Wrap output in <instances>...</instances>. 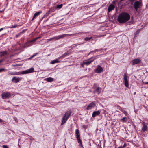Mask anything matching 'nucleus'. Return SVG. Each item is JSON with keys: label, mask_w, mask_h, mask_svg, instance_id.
Masks as SVG:
<instances>
[{"label": "nucleus", "mask_w": 148, "mask_h": 148, "mask_svg": "<svg viewBox=\"0 0 148 148\" xmlns=\"http://www.w3.org/2000/svg\"><path fill=\"white\" fill-rule=\"evenodd\" d=\"M76 138L79 144L82 143L81 140L80 139V137H78L77 138Z\"/></svg>", "instance_id": "35"}, {"label": "nucleus", "mask_w": 148, "mask_h": 148, "mask_svg": "<svg viewBox=\"0 0 148 148\" xmlns=\"http://www.w3.org/2000/svg\"><path fill=\"white\" fill-rule=\"evenodd\" d=\"M67 36H76L77 34L76 33H75V34H67Z\"/></svg>", "instance_id": "33"}, {"label": "nucleus", "mask_w": 148, "mask_h": 148, "mask_svg": "<svg viewBox=\"0 0 148 148\" xmlns=\"http://www.w3.org/2000/svg\"><path fill=\"white\" fill-rule=\"evenodd\" d=\"M9 74L12 75H15V72H10V73Z\"/></svg>", "instance_id": "45"}, {"label": "nucleus", "mask_w": 148, "mask_h": 148, "mask_svg": "<svg viewBox=\"0 0 148 148\" xmlns=\"http://www.w3.org/2000/svg\"><path fill=\"white\" fill-rule=\"evenodd\" d=\"M92 51V53H95V51H94V50L93 51Z\"/></svg>", "instance_id": "59"}, {"label": "nucleus", "mask_w": 148, "mask_h": 148, "mask_svg": "<svg viewBox=\"0 0 148 148\" xmlns=\"http://www.w3.org/2000/svg\"><path fill=\"white\" fill-rule=\"evenodd\" d=\"M42 12L41 11H39L38 12H36V13H35L34 15L33 16V18L32 20H33L40 13H41Z\"/></svg>", "instance_id": "19"}, {"label": "nucleus", "mask_w": 148, "mask_h": 148, "mask_svg": "<svg viewBox=\"0 0 148 148\" xmlns=\"http://www.w3.org/2000/svg\"><path fill=\"white\" fill-rule=\"evenodd\" d=\"M92 51H90V52L88 54V55H90V53H92Z\"/></svg>", "instance_id": "54"}, {"label": "nucleus", "mask_w": 148, "mask_h": 148, "mask_svg": "<svg viewBox=\"0 0 148 148\" xmlns=\"http://www.w3.org/2000/svg\"><path fill=\"white\" fill-rule=\"evenodd\" d=\"M93 60H92L90 59V58L87 61H86L84 62L85 63V64L87 65H88L90 64V63H91L92 62Z\"/></svg>", "instance_id": "20"}, {"label": "nucleus", "mask_w": 148, "mask_h": 148, "mask_svg": "<svg viewBox=\"0 0 148 148\" xmlns=\"http://www.w3.org/2000/svg\"><path fill=\"white\" fill-rule=\"evenodd\" d=\"M130 16L128 13L123 12L119 14L117 18L118 21L121 23H123L129 21Z\"/></svg>", "instance_id": "1"}, {"label": "nucleus", "mask_w": 148, "mask_h": 148, "mask_svg": "<svg viewBox=\"0 0 148 148\" xmlns=\"http://www.w3.org/2000/svg\"><path fill=\"white\" fill-rule=\"evenodd\" d=\"M22 78L14 77L12 79V81L15 83H17Z\"/></svg>", "instance_id": "13"}, {"label": "nucleus", "mask_w": 148, "mask_h": 148, "mask_svg": "<svg viewBox=\"0 0 148 148\" xmlns=\"http://www.w3.org/2000/svg\"><path fill=\"white\" fill-rule=\"evenodd\" d=\"M85 64H85V62L84 61V62L83 63H81V66L82 67H84V66Z\"/></svg>", "instance_id": "42"}, {"label": "nucleus", "mask_w": 148, "mask_h": 148, "mask_svg": "<svg viewBox=\"0 0 148 148\" xmlns=\"http://www.w3.org/2000/svg\"><path fill=\"white\" fill-rule=\"evenodd\" d=\"M124 146H120L118 147V148H124Z\"/></svg>", "instance_id": "51"}, {"label": "nucleus", "mask_w": 148, "mask_h": 148, "mask_svg": "<svg viewBox=\"0 0 148 148\" xmlns=\"http://www.w3.org/2000/svg\"><path fill=\"white\" fill-rule=\"evenodd\" d=\"M2 122V120L0 119V122Z\"/></svg>", "instance_id": "56"}, {"label": "nucleus", "mask_w": 148, "mask_h": 148, "mask_svg": "<svg viewBox=\"0 0 148 148\" xmlns=\"http://www.w3.org/2000/svg\"><path fill=\"white\" fill-rule=\"evenodd\" d=\"M32 58H31V57H29V58H28V59H31Z\"/></svg>", "instance_id": "57"}, {"label": "nucleus", "mask_w": 148, "mask_h": 148, "mask_svg": "<svg viewBox=\"0 0 148 148\" xmlns=\"http://www.w3.org/2000/svg\"><path fill=\"white\" fill-rule=\"evenodd\" d=\"M15 36H16V38H17L18 37V35H16Z\"/></svg>", "instance_id": "55"}, {"label": "nucleus", "mask_w": 148, "mask_h": 148, "mask_svg": "<svg viewBox=\"0 0 148 148\" xmlns=\"http://www.w3.org/2000/svg\"><path fill=\"white\" fill-rule=\"evenodd\" d=\"M45 80L48 82H51L53 81L54 78L52 77H48L45 79Z\"/></svg>", "instance_id": "16"}, {"label": "nucleus", "mask_w": 148, "mask_h": 148, "mask_svg": "<svg viewBox=\"0 0 148 148\" xmlns=\"http://www.w3.org/2000/svg\"><path fill=\"white\" fill-rule=\"evenodd\" d=\"M2 147L3 148H8V147L6 145H3Z\"/></svg>", "instance_id": "46"}, {"label": "nucleus", "mask_w": 148, "mask_h": 148, "mask_svg": "<svg viewBox=\"0 0 148 148\" xmlns=\"http://www.w3.org/2000/svg\"><path fill=\"white\" fill-rule=\"evenodd\" d=\"M60 62V61L58 60L57 58L56 59L52 61L50 63L52 64H53L56 63H59Z\"/></svg>", "instance_id": "17"}, {"label": "nucleus", "mask_w": 148, "mask_h": 148, "mask_svg": "<svg viewBox=\"0 0 148 148\" xmlns=\"http://www.w3.org/2000/svg\"><path fill=\"white\" fill-rule=\"evenodd\" d=\"M15 75H21V74H23V71H21V72H15Z\"/></svg>", "instance_id": "32"}, {"label": "nucleus", "mask_w": 148, "mask_h": 148, "mask_svg": "<svg viewBox=\"0 0 148 148\" xmlns=\"http://www.w3.org/2000/svg\"><path fill=\"white\" fill-rule=\"evenodd\" d=\"M56 10L55 6H53L49 8V10L50 12H54Z\"/></svg>", "instance_id": "21"}, {"label": "nucleus", "mask_w": 148, "mask_h": 148, "mask_svg": "<svg viewBox=\"0 0 148 148\" xmlns=\"http://www.w3.org/2000/svg\"><path fill=\"white\" fill-rule=\"evenodd\" d=\"M136 94V92H135L134 93V94Z\"/></svg>", "instance_id": "63"}, {"label": "nucleus", "mask_w": 148, "mask_h": 148, "mask_svg": "<svg viewBox=\"0 0 148 148\" xmlns=\"http://www.w3.org/2000/svg\"><path fill=\"white\" fill-rule=\"evenodd\" d=\"M17 25L16 24H14V25H12L11 27H7V28H15L17 27Z\"/></svg>", "instance_id": "31"}, {"label": "nucleus", "mask_w": 148, "mask_h": 148, "mask_svg": "<svg viewBox=\"0 0 148 148\" xmlns=\"http://www.w3.org/2000/svg\"><path fill=\"white\" fill-rule=\"evenodd\" d=\"M6 28L5 27L1 28L0 29V32L3 30V29H5Z\"/></svg>", "instance_id": "50"}, {"label": "nucleus", "mask_w": 148, "mask_h": 148, "mask_svg": "<svg viewBox=\"0 0 148 148\" xmlns=\"http://www.w3.org/2000/svg\"><path fill=\"white\" fill-rule=\"evenodd\" d=\"M75 134L76 138L80 137V135L78 130L77 129L75 130Z\"/></svg>", "instance_id": "18"}, {"label": "nucleus", "mask_w": 148, "mask_h": 148, "mask_svg": "<svg viewBox=\"0 0 148 148\" xmlns=\"http://www.w3.org/2000/svg\"><path fill=\"white\" fill-rule=\"evenodd\" d=\"M142 6V3L139 1H136L134 4V7L136 12L138 11V8H140Z\"/></svg>", "instance_id": "4"}, {"label": "nucleus", "mask_w": 148, "mask_h": 148, "mask_svg": "<svg viewBox=\"0 0 148 148\" xmlns=\"http://www.w3.org/2000/svg\"><path fill=\"white\" fill-rule=\"evenodd\" d=\"M71 112L68 111L65 113L61 119V125H63L66 123L70 116L71 115Z\"/></svg>", "instance_id": "2"}, {"label": "nucleus", "mask_w": 148, "mask_h": 148, "mask_svg": "<svg viewBox=\"0 0 148 148\" xmlns=\"http://www.w3.org/2000/svg\"><path fill=\"white\" fill-rule=\"evenodd\" d=\"M51 12H50V11L49 10L48 12H47L46 14L44 16V17L45 16H48L49 14Z\"/></svg>", "instance_id": "36"}, {"label": "nucleus", "mask_w": 148, "mask_h": 148, "mask_svg": "<svg viewBox=\"0 0 148 148\" xmlns=\"http://www.w3.org/2000/svg\"><path fill=\"white\" fill-rule=\"evenodd\" d=\"M69 53L68 52H66L64 53L62 55L63 58H64L67 56L69 55Z\"/></svg>", "instance_id": "26"}, {"label": "nucleus", "mask_w": 148, "mask_h": 148, "mask_svg": "<svg viewBox=\"0 0 148 148\" xmlns=\"http://www.w3.org/2000/svg\"><path fill=\"white\" fill-rule=\"evenodd\" d=\"M2 12V11H0V12Z\"/></svg>", "instance_id": "61"}, {"label": "nucleus", "mask_w": 148, "mask_h": 148, "mask_svg": "<svg viewBox=\"0 0 148 148\" xmlns=\"http://www.w3.org/2000/svg\"><path fill=\"white\" fill-rule=\"evenodd\" d=\"M13 119L16 123L18 122V119L16 117H14Z\"/></svg>", "instance_id": "41"}, {"label": "nucleus", "mask_w": 148, "mask_h": 148, "mask_svg": "<svg viewBox=\"0 0 148 148\" xmlns=\"http://www.w3.org/2000/svg\"><path fill=\"white\" fill-rule=\"evenodd\" d=\"M34 69L33 67H31L29 69L23 71V74L30 73L34 72Z\"/></svg>", "instance_id": "10"}, {"label": "nucleus", "mask_w": 148, "mask_h": 148, "mask_svg": "<svg viewBox=\"0 0 148 148\" xmlns=\"http://www.w3.org/2000/svg\"><path fill=\"white\" fill-rule=\"evenodd\" d=\"M94 71L96 73H101L103 72V68L100 66L98 65L97 68L95 69Z\"/></svg>", "instance_id": "9"}, {"label": "nucleus", "mask_w": 148, "mask_h": 148, "mask_svg": "<svg viewBox=\"0 0 148 148\" xmlns=\"http://www.w3.org/2000/svg\"><path fill=\"white\" fill-rule=\"evenodd\" d=\"M141 62V60L139 58L135 59L132 60L130 62V64L132 65H134L139 63Z\"/></svg>", "instance_id": "7"}, {"label": "nucleus", "mask_w": 148, "mask_h": 148, "mask_svg": "<svg viewBox=\"0 0 148 148\" xmlns=\"http://www.w3.org/2000/svg\"><path fill=\"white\" fill-rule=\"evenodd\" d=\"M79 144H80V146L81 147H83V145H82V143H80Z\"/></svg>", "instance_id": "52"}, {"label": "nucleus", "mask_w": 148, "mask_h": 148, "mask_svg": "<svg viewBox=\"0 0 148 148\" xmlns=\"http://www.w3.org/2000/svg\"><path fill=\"white\" fill-rule=\"evenodd\" d=\"M7 54L6 52L5 51H3L0 52V57H2L5 55Z\"/></svg>", "instance_id": "23"}, {"label": "nucleus", "mask_w": 148, "mask_h": 148, "mask_svg": "<svg viewBox=\"0 0 148 148\" xmlns=\"http://www.w3.org/2000/svg\"><path fill=\"white\" fill-rule=\"evenodd\" d=\"M94 92L95 93H97L98 94L101 93V88L99 87H94Z\"/></svg>", "instance_id": "12"}, {"label": "nucleus", "mask_w": 148, "mask_h": 148, "mask_svg": "<svg viewBox=\"0 0 148 148\" xmlns=\"http://www.w3.org/2000/svg\"><path fill=\"white\" fill-rule=\"evenodd\" d=\"M129 1H130V2H131V4H133V3L134 1L135 0H129Z\"/></svg>", "instance_id": "48"}, {"label": "nucleus", "mask_w": 148, "mask_h": 148, "mask_svg": "<svg viewBox=\"0 0 148 148\" xmlns=\"http://www.w3.org/2000/svg\"><path fill=\"white\" fill-rule=\"evenodd\" d=\"M145 84H148V82L145 83Z\"/></svg>", "instance_id": "58"}, {"label": "nucleus", "mask_w": 148, "mask_h": 148, "mask_svg": "<svg viewBox=\"0 0 148 148\" xmlns=\"http://www.w3.org/2000/svg\"><path fill=\"white\" fill-rule=\"evenodd\" d=\"M40 38V37H36V38L33 40V41H34V42L36 41L38 39Z\"/></svg>", "instance_id": "40"}, {"label": "nucleus", "mask_w": 148, "mask_h": 148, "mask_svg": "<svg viewBox=\"0 0 148 148\" xmlns=\"http://www.w3.org/2000/svg\"><path fill=\"white\" fill-rule=\"evenodd\" d=\"M101 51L99 49H96L94 51H95V53L96 52H98L99 51Z\"/></svg>", "instance_id": "47"}, {"label": "nucleus", "mask_w": 148, "mask_h": 148, "mask_svg": "<svg viewBox=\"0 0 148 148\" xmlns=\"http://www.w3.org/2000/svg\"><path fill=\"white\" fill-rule=\"evenodd\" d=\"M51 12H50V11L49 10L48 12H47L46 14L44 16V17L45 16H48L49 14Z\"/></svg>", "instance_id": "37"}, {"label": "nucleus", "mask_w": 148, "mask_h": 148, "mask_svg": "<svg viewBox=\"0 0 148 148\" xmlns=\"http://www.w3.org/2000/svg\"><path fill=\"white\" fill-rule=\"evenodd\" d=\"M92 38V37H86L85 38L84 40L85 41H89L90 39H91Z\"/></svg>", "instance_id": "30"}, {"label": "nucleus", "mask_w": 148, "mask_h": 148, "mask_svg": "<svg viewBox=\"0 0 148 148\" xmlns=\"http://www.w3.org/2000/svg\"><path fill=\"white\" fill-rule=\"evenodd\" d=\"M98 56H96L94 57H92L90 58V59L92 60H93V61H94V60L98 58Z\"/></svg>", "instance_id": "28"}, {"label": "nucleus", "mask_w": 148, "mask_h": 148, "mask_svg": "<svg viewBox=\"0 0 148 148\" xmlns=\"http://www.w3.org/2000/svg\"><path fill=\"white\" fill-rule=\"evenodd\" d=\"M115 6L112 4H110L108 8V12H109L114 9Z\"/></svg>", "instance_id": "14"}, {"label": "nucleus", "mask_w": 148, "mask_h": 148, "mask_svg": "<svg viewBox=\"0 0 148 148\" xmlns=\"http://www.w3.org/2000/svg\"><path fill=\"white\" fill-rule=\"evenodd\" d=\"M67 35H68L67 34H63L60 35H58L59 39H60V38H64L66 37H67Z\"/></svg>", "instance_id": "24"}, {"label": "nucleus", "mask_w": 148, "mask_h": 148, "mask_svg": "<svg viewBox=\"0 0 148 148\" xmlns=\"http://www.w3.org/2000/svg\"><path fill=\"white\" fill-rule=\"evenodd\" d=\"M34 41L33 40L28 41L26 43H25L23 46L24 48H27L33 45Z\"/></svg>", "instance_id": "8"}, {"label": "nucleus", "mask_w": 148, "mask_h": 148, "mask_svg": "<svg viewBox=\"0 0 148 148\" xmlns=\"http://www.w3.org/2000/svg\"><path fill=\"white\" fill-rule=\"evenodd\" d=\"M120 120L122 122H126L127 121V118L125 117H124L123 118L121 119Z\"/></svg>", "instance_id": "25"}, {"label": "nucleus", "mask_w": 148, "mask_h": 148, "mask_svg": "<svg viewBox=\"0 0 148 148\" xmlns=\"http://www.w3.org/2000/svg\"><path fill=\"white\" fill-rule=\"evenodd\" d=\"M123 146H124V147L126 146V145L125 144H124V145Z\"/></svg>", "instance_id": "60"}, {"label": "nucleus", "mask_w": 148, "mask_h": 148, "mask_svg": "<svg viewBox=\"0 0 148 148\" xmlns=\"http://www.w3.org/2000/svg\"><path fill=\"white\" fill-rule=\"evenodd\" d=\"M59 37L58 36H57L54 37H53L50 39H49V40H59Z\"/></svg>", "instance_id": "22"}, {"label": "nucleus", "mask_w": 148, "mask_h": 148, "mask_svg": "<svg viewBox=\"0 0 148 148\" xmlns=\"http://www.w3.org/2000/svg\"><path fill=\"white\" fill-rule=\"evenodd\" d=\"M100 113V111L98 110L97 111H94L92 114V116L94 118L97 116L99 115Z\"/></svg>", "instance_id": "15"}, {"label": "nucleus", "mask_w": 148, "mask_h": 148, "mask_svg": "<svg viewBox=\"0 0 148 148\" xmlns=\"http://www.w3.org/2000/svg\"><path fill=\"white\" fill-rule=\"evenodd\" d=\"M88 125H83L82 126V129L84 130H86L88 128Z\"/></svg>", "instance_id": "34"}, {"label": "nucleus", "mask_w": 148, "mask_h": 148, "mask_svg": "<svg viewBox=\"0 0 148 148\" xmlns=\"http://www.w3.org/2000/svg\"><path fill=\"white\" fill-rule=\"evenodd\" d=\"M51 12H50V11L49 10L48 12H47L46 14L44 16V17L45 16H48L49 14Z\"/></svg>", "instance_id": "38"}, {"label": "nucleus", "mask_w": 148, "mask_h": 148, "mask_svg": "<svg viewBox=\"0 0 148 148\" xmlns=\"http://www.w3.org/2000/svg\"><path fill=\"white\" fill-rule=\"evenodd\" d=\"M37 54V53H36L35 54H34L33 55H32L31 56V58H33L34 57H35Z\"/></svg>", "instance_id": "49"}, {"label": "nucleus", "mask_w": 148, "mask_h": 148, "mask_svg": "<svg viewBox=\"0 0 148 148\" xmlns=\"http://www.w3.org/2000/svg\"><path fill=\"white\" fill-rule=\"evenodd\" d=\"M3 34V35L4 34Z\"/></svg>", "instance_id": "64"}, {"label": "nucleus", "mask_w": 148, "mask_h": 148, "mask_svg": "<svg viewBox=\"0 0 148 148\" xmlns=\"http://www.w3.org/2000/svg\"><path fill=\"white\" fill-rule=\"evenodd\" d=\"M63 19H61V20H60V21H62V20Z\"/></svg>", "instance_id": "62"}, {"label": "nucleus", "mask_w": 148, "mask_h": 148, "mask_svg": "<svg viewBox=\"0 0 148 148\" xmlns=\"http://www.w3.org/2000/svg\"><path fill=\"white\" fill-rule=\"evenodd\" d=\"M64 58L63 56L62 55L61 56L57 58V59L59 60L60 59H62Z\"/></svg>", "instance_id": "43"}, {"label": "nucleus", "mask_w": 148, "mask_h": 148, "mask_svg": "<svg viewBox=\"0 0 148 148\" xmlns=\"http://www.w3.org/2000/svg\"><path fill=\"white\" fill-rule=\"evenodd\" d=\"M123 82L124 83L125 86L127 88H129V84L128 80V76L125 73L123 76Z\"/></svg>", "instance_id": "6"}, {"label": "nucleus", "mask_w": 148, "mask_h": 148, "mask_svg": "<svg viewBox=\"0 0 148 148\" xmlns=\"http://www.w3.org/2000/svg\"><path fill=\"white\" fill-rule=\"evenodd\" d=\"M141 30V29H138L136 32L135 34L134 37H136L138 35L139 33Z\"/></svg>", "instance_id": "29"}, {"label": "nucleus", "mask_w": 148, "mask_h": 148, "mask_svg": "<svg viewBox=\"0 0 148 148\" xmlns=\"http://www.w3.org/2000/svg\"><path fill=\"white\" fill-rule=\"evenodd\" d=\"M142 125L143 127L141 129L140 131L141 132H143L147 130L148 127L144 123H143Z\"/></svg>", "instance_id": "11"}, {"label": "nucleus", "mask_w": 148, "mask_h": 148, "mask_svg": "<svg viewBox=\"0 0 148 148\" xmlns=\"http://www.w3.org/2000/svg\"><path fill=\"white\" fill-rule=\"evenodd\" d=\"M51 12H50V11L49 10L48 12H47L46 14L44 16V17L45 16H48L49 14Z\"/></svg>", "instance_id": "39"}, {"label": "nucleus", "mask_w": 148, "mask_h": 148, "mask_svg": "<svg viewBox=\"0 0 148 148\" xmlns=\"http://www.w3.org/2000/svg\"><path fill=\"white\" fill-rule=\"evenodd\" d=\"M63 6V4H61L60 5H57V6L56 7V9H60Z\"/></svg>", "instance_id": "27"}, {"label": "nucleus", "mask_w": 148, "mask_h": 148, "mask_svg": "<svg viewBox=\"0 0 148 148\" xmlns=\"http://www.w3.org/2000/svg\"><path fill=\"white\" fill-rule=\"evenodd\" d=\"M3 61V59H0V63Z\"/></svg>", "instance_id": "53"}, {"label": "nucleus", "mask_w": 148, "mask_h": 148, "mask_svg": "<svg viewBox=\"0 0 148 148\" xmlns=\"http://www.w3.org/2000/svg\"><path fill=\"white\" fill-rule=\"evenodd\" d=\"M1 72L3 71H7V70L5 69L4 68H1L0 69Z\"/></svg>", "instance_id": "44"}, {"label": "nucleus", "mask_w": 148, "mask_h": 148, "mask_svg": "<svg viewBox=\"0 0 148 148\" xmlns=\"http://www.w3.org/2000/svg\"><path fill=\"white\" fill-rule=\"evenodd\" d=\"M96 105V102L95 101H93L89 103L87 106L86 109L88 110H90L94 108Z\"/></svg>", "instance_id": "5"}, {"label": "nucleus", "mask_w": 148, "mask_h": 148, "mask_svg": "<svg viewBox=\"0 0 148 148\" xmlns=\"http://www.w3.org/2000/svg\"><path fill=\"white\" fill-rule=\"evenodd\" d=\"M1 96L2 98L4 99L11 97H14V94L10 93L9 92H4L1 94Z\"/></svg>", "instance_id": "3"}]
</instances>
